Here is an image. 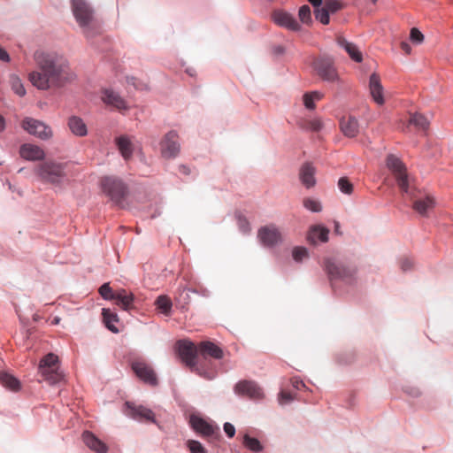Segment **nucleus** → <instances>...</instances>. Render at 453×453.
<instances>
[{
	"instance_id": "obj_58",
	"label": "nucleus",
	"mask_w": 453,
	"mask_h": 453,
	"mask_svg": "<svg viewBox=\"0 0 453 453\" xmlns=\"http://www.w3.org/2000/svg\"><path fill=\"white\" fill-rule=\"evenodd\" d=\"M180 173H184V174H187V175H188V174H189L190 170H189V168H188V166L186 167V166L182 165V166L180 167Z\"/></svg>"
},
{
	"instance_id": "obj_29",
	"label": "nucleus",
	"mask_w": 453,
	"mask_h": 453,
	"mask_svg": "<svg viewBox=\"0 0 453 453\" xmlns=\"http://www.w3.org/2000/svg\"><path fill=\"white\" fill-rule=\"evenodd\" d=\"M103 321L105 326L111 331L112 333H118L119 329L115 326V323L119 322L118 316L115 312L111 311L110 309L104 308L102 310Z\"/></svg>"
},
{
	"instance_id": "obj_17",
	"label": "nucleus",
	"mask_w": 453,
	"mask_h": 453,
	"mask_svg": "<svg viewBox=\"0 0 453 453\" xmlns=\"http://www.w3.org/2000/svg\"><path fill=\"white\" fill-rule=\"evenodd\" d=\"M19 156L25 160L37 161L42 160L45 157L44 150L32 143H24L19 148Z\"/></svg>"
},
{
	"instance_id": "obj_9",
	"label": "nucleus",
	"mask_w": 453,
	"mask_h": 453,
	"mask_svg": "<svg viewBox=\"0 0 453 453\" xmlns=\"http://www.w3.org/2000/svg\"><path fill=\"white\" fill-rule=\"evenodd\" d=\"M386 164L388 168L392 172L393 175L395 178L397 185L401 191L406 195H411L410 187L408 175L406 173V167L403 164V162L394 155H388L387 157Z\"/></svg>"
},
{
	"instance_id": "obj_35",
	"label": "nucleus",
	"mask_w": 453,
	"mask_h": 453,
	"mask_svg": "<svg viewBox=\"0 0 453 453\" xmlns=\"http://www.w3.org/2000/svg\"><path fill=\"white\" fill-rule=\"evenodd\" d=\"M10 84L12 89L19 96H23L26 95V89L21 82V80L16 74H12L10 76Z\"/></svg>"
},
{
	"instance_id": "obj_3",
	"label": "nucleus",
	"mask_w": 453,
	"mask_h": 453,
	"mask_svg": "<svg viewBox=\"0 0 453 453\" xmlns=\"http://www.w3.org/2000/svg\"><path fill=\"white\" fill-rule=\"evenodd\" d=\"M35 173L42 182L60 184L65 177V164L53 160L44 161L35 167Z\"/></svg>"
},
{
	"instance_id": "obj_26",
	"label": "nucleus",
	"mask_w": 453,
	"mask_h": 453,
	"mask_svg": "<svg viewBox=\"0 0 453 453\" xmlns=\"http://www.w3.org/2000/svg\"><path fill=\"white\" fill-rule=\"evenodd\" d=\"M116 146L125 160H128L134 151V144L127 135H121L115 139Z\"/></svg>"
},
{
	"instance_id": "obj_11",
	"label": "nucleus",
	"mask_w": 453,
	"mask_h": 453,
	"mask_svg": "<svg viewBox=\"0 0 453 453\" xmlns=\"http://www.w3.org/2000/svg\"><path fill=\"white\" fill-rule=\"evenodd\" d=\"M21 127L28 134L41 140H49L53 135L52 129L50 126L33 118H25L21 122Z\"/></svg>"
},
{
	"instance_id": "obj_34",
	"label": "nucleus",
	"mask_w": 453,
	"mask_h": 453,
	"mask_svg": "<svg viewBox=\"0 0 453 453\" xmlns=\"http://www.w3.org/2000/svg\"><path fill=\"white\" fill-rule=\"evenodd\" d=\"M323 97V94L319 91H312L305 93L303 95V104L309 110H314L316 108L315 101H319Z\"/></svg>"
},
{
	"instance_id": "obj_19",
	"label": "nucleus",
	"mask_w": 453,
	"mask_h": 453,
	"mask_svg": "<svg viewBox=\"0 0 453 453\" xmlns=\"http://www.w3.org/2000/svg\"><path fill=\"white\" fill-rule=\"evenodd\" d=\"M340 129L345 136L354 138L359 133L358 121L352 116L342 117L340 120Z\"/></svg>"
},
{
	"instance_id": "obj_56",
	"label": "nucleus",
	"mask_w": 453,
	"mask_h": 453,
	"mask_svg": "<svg viewBox=\"0 0 453 453\" xmlns=\"http://www.w3.org/2000/svg\"><path fill=\"white\" fill-rule=\"evenodd\" d=\"M400 47H401V50L406 54H410L411 51V48L410 44L406 42H402L400 44Z\"/></svg>"
},
{
	"instance_id": "obj_1",
	"label": "nucleus",
	"mask_w": 453,
	"mask_h": 453,
	"mask_svg": "<svg viewBox=\"0 0 453 453\" xmlns=\"http://www.w3.org/2000/svg\"><path fill=\"white\" fill-rule=\"evenodd\" d=\"M37 70L28 75L30 82L38 89L58 88L74 79L68 61L56 53L35 52Z\"/></svg>"
},
{
	"instance_id": "obj_52",
	"label": "nucleus",
	"mask_w": 453,
	"mask_h": 453,
	"mask_svg": "<svg viewBox=\"0 0 453 453\" xmlns=\"http://www.w3.org/2000/svg\"><path fill=\"white\" fill-rule=\"evenodd\" d=\"M224 431L229 437H234L235 434L234 426L227 422L224 424Z\"/></svg>"
},
{
	"instance_id": "obj_28",
	"label": "nucleus",
	"mask_w": 453,
	"mask_h": 453,
	"mask_svg": "<svg viewBox=\"0 0 453 453\" xmlns=\"http://www.w3.org/2000/svg\"><path fill=\"white\" fill-rule=\"evenodd\" d=\"M337 43L346 50L352 60L358 63L363 60L361 51L354 43L348 42L345 38L341 36L337 38Z\"/></svg>"
},
{
	"instance_id": "obj_50",
	"label": "nucleus",
	"mask_w": 453,
	"mask_h": 453,
	"mask_svg": "<svg viewBox=\"0 0 453 453\" xmlns=\"http://www.w3.org/2000/svg\"><path fill=\"white\" fill-rule=\"evenodd\" d=\"M400 267L403 272H406L412 268L413 262L411 259L408 257H403L399 261Z\"/></svg>"
},
{
	"instance_id": "obj_49",
	"label": "nucleus",
	"mask_w": 453,
	"mask_h": 453,
	"mask_svg": "<svg viewBox=\"0 0 453 453\" xmlns=\"http://www.w3.org/2000/svg\"><path fill=\"white\" fill-rule=\"evenodd\" d=\"M143 420L150 423H157L155 413L150 410L143 408Z\"/></svg>"
},
{
	"instance_id": "obj_61",
	"label": "nucleus",
	"mask_w": 453,
	"mask_h": 453,
	"mask_svg": "<svg viewBox=\"0 0 453 453\" xmlns=\"http://www.w3.org/2000/svg\"><path fill=\"white\" fill-rule=\"evenodd\" d=\"M334 226H335V232L339 233V227H340L339 222L335 221Z\"/></svg>"
},
{
	"instance_id": "obj_22",
	"label": "nucleus",
	"mask_w": 453,
	"mask_h": 453,
	"mask_svg": "<svg viewBox=\"0 0 453 453\" xmlns=\"http://www.w3.org/2000/svg\"><path fill=\"white\" fill-rule=\"evenodd\" d=\"M82 439L84 443L91 449L96 453H106L108 450V447L104 442L99 440L89 431H86L82 434Z\"/></svg>"
},
{
	"instance_id": "obj_57",
	"label": "nucleus",
	"mask_w": 453,
	"mask_h": 453,
	"mask_svg": "<svg viewBox=\"0 0 453 453\" xmlns=\"http://www.w3.org/2000/svg\"><path fill=\"white\" fill-rule=\"evenodd\" d=\"M315 8L319 7L324 4V0H308Z\"/></svg>"
},
{
	"instance_id": "obj_5",
	"label": "nucleus",
	"mask_w": 453,
	"mask_h": 453,
	"mask_svg": "<svg viewBox=\"0 0 453 453\" xmlns=\"http://www.w3.org/2000/svg\"><path fill=\"white\" fill-rule=\"evenodd\" d=\"M103 298L114 301L115 304L125 311L134 308V295L127 289L113 290L109 283H104L99 288Z\"/></svg>"
},
{
	"instance_id": "obj_25",
	"label": "nucleus",
	"mask_w": 453,
	"mask_h": 453,
	"mask_svg": "<svg viewBox=\"0 0 453 453\" xmlns=\"http://www.w3.org/2000/svg\"><path fill=\"white\" fill-rule=\"evenodd\" d=\"M67 126L70 131L76 136L84 137L88 134L87 125L78 116H71L67 120Z\"/></svg>"
},
{
	"instance_id": "obj_8",
	"label": "nucleus",
	"mask_w": 453,
	"mask_h": 453,
	"mask_svg": "<svg viewBox=\"0 0 453 453\" xmlns=\"http://www.w3.org/2000/svg\"><path fill=\"white\" fill-rule=\"evenodd\" d=\"M103 192L117 205L123 206V201L127 194V188L119 179L104 177L101 180Z\"/></svg>"
},
{
	"instance_id": "obj_7",
	"label": "nucleus",
	"mask_w": 453,
	"mask_h": 453,
	"mask_svg": "<svg viewBox=\"0 0 453 453\" xmlns=\"http://www.w3.org/2000/svg\"><path fill=\"white\" fill-rule=\"evenodd\" d=\"M311 66L316 75L323 81L328 82L339 81V74L332 58L327 56H319L313 59Z\"/></svg>"
},
{
	"instance_id": "obj_4",
	"label": "nucleus",
	"mask_w": 453,
	"mask_h": 453,
	"mask_svg": "<svg viewBox=\"0 0 453 453\" xmlns=\"http://www.w3.org/2000/svg\"><path fill=\"white\" fill-rule=\"evenodd\" d=\"M39 372L43 380L51 385L58 384L64 380V374L59 370L58 357L53 353H49L42 358Z\"/></svg>"
},
{
	"instance_id": "obj_15",
	"label": "nucleus",
	"mask_w": 453,
	"mask_h": 453,
	"mask_svg": "<svg viewBox=\"0 0 453 453\" xmlns=\"http://www.w3.org/2000/svg\"><path fill=\"white\" fill-rule=\"evenodd\" d=\"M257 236L262 244L267 247H273L281 242V234L274 225L261 227Z\"/></svg>"
},
{
	"instance_id": "obj_59",
	"label": "nucleus",
	"mask_w": 453,
	"mask_h": 453,
	"mask_svg": "<svg viewBox=\"0 0 453 453\" xmlns=\"http://www.w3.org/2000/svg\"><path fill=\"white\" fill-rule=\"evenodd\" d=\"M60 320L61 319L59 317H55L51 321V325H58Z\"/></svg>"
},
{
	"instance_id": "obj_60",
	"label": "nucleus",
	"mask_w": 453,
	"mask_h": 453,
	"mask_svg": "<svg viewBox=\"0 0 453 453\" xmlns=\"http://www.w3.org/2000/svg\"><path fill=\"white\" fill-rule=\"evenodd\" d=\"M4 128V118L0 115V131Z\"/></svg>"
},
{
	"instance_id": "obj_21",
	"label": "nucleus",
	"mask_w": 453,
	"mask_h": 453,
	"mask_svg": "<svg viewBox=\"0 0 453 453\" xmlns=\"http://www.w3.org/2000/svg\"><path fill=\"white\" fill-rule=\"evenodd\" d=\"M435 205L434 198L431 196H426L422 198H417L413 201V210L421 216H427L429 211L434 209Z\"/></svg>"
},
{
	"instance_id": "obj_10",
	"label": "nucleus",
	"mask_w": 453,
	"mask_h": 453,
	"mask_svg": "<svg viewBox=\"0 0 453 453\" xmlns=\"http://www.w3.org/2000/svg\"><path fill=\"white\" fill-rule=\"evenodd\" d=\"M72 11L76 21L88 35V27L93 21V10L85 0H71Z\"/></svg>"
},
{
	"instance_id": "obj_42",
	"label": "nucleus",
	"mask_w": 453,
	"mask_h": 453,
	"mask_svg": "<svg viewBox=\"0 0 453 453\" xmlns=\"http://www.w3.org/2000/svg\"><path fill=\"white\" fill-rule=\"evenodd\" d=\"M187 445L190 453H207L205 448L198 441L189 440Z\"/></svg>"
},
{
	"instance_id": "obj_13",
	"label": "nucleus",
	"mask_w": 453,
	"mask_h": 453,
	"mask_svg": "<svg viewBox=\"0 0 453 453\" xmlns=\"http://www.w3.org/2000/svg\"><path fill=\"white\" fill-rule=\"evenodd\" d=\"M234 392L242 396H247L252 400L264 398L263 389L253 380H241L234 386Z\"/></svg>"
},
{
	"instance_id": "obj_14",
	"label": "nucleus",
	"mask_w": 453,
	"mask_h": 453,
	"mask_svg": "<svg viewBox=\"0 0 453 453\" xmlns=\"http://www.w3.org/2000/svg\"><path fill=\"white\" fill-rule=\"evenodd\" d=\"M190 425L196 433L207 438H216L219 430L218 426L195 415L190 417Z\"/></svg>"
},
{
	"instance_id": "obj_40",
	"label": "nucleus",
	"mask_w": 453,
	"mask_h": 453,
	"mask_svg": "<svg viewBox=\"0 0 453 453\" xmlns=\"http://www.w3.org/2000/svg\"><path fill=\"white\" fill-rule=\"evenodd\" d=\"M302 127L311 131L319 132L322 129L323 123L320 119H313L305 120Z\"/></svg>"
},
{
	"instance_id": "obj_39",
	"label": "nucleus",
	"mask_w": 453,
	"mask_h": 453,
	"mask_svg": "<svg viewBox=\"0 0 453 453\" xmlns=\"http://www.w3.org/2000/svg\"><path fill=\"white\" fill-rule=\"evenodd\" d=\"M189 289L183 288L179 290L176 296V302L180 305L181 309H186L190 301Z\"/></svg>"
},
{
	"instance_id": "obj_30",
	"label": "nucleus",
	"mask_w": 453,
	"mask_h": 453,
	"mask_svg": "<svg viewBox=\"0 0 453 453\" xmlns=\"http://www.w3.org/2000/svg\"><path fill=\"white\" fill-rule=\"evenodd\" d=\"M0 383L6 388L18 391L20 388L19 380L7 372H0Z\"/></svg>"
},
{
	"instance_id": "obj_44",
	"label": "nucleus",
	"mask_w": 453,
	"mask_h": 453,
	"mask_svg": "<svg viewBox=\"0 0 453 453\" xmlns=\"http://www.w3.org/2000/svg\"><path fill=\"white\" fill-rule=\"evenodd\" d=\"M323 7L326 9L329 13H334L342 9V5L336 0H324Z\"/></svg>"
},
{
	"instance_id": "obj_62",
	"label": "nucleus",
	"mask_w": 453,
	"mask_h": 453,
	"mask_svg": "<svg viewBox=\"0 0 453 453\" xmlns=\"http://www.w3.org/2000/svg\"><path fill=\"white\" fill-rule=\"evenodd\" d=\"M377 0H372V3H376Z\"/></svg>"
},
{
	"instance_id": "obj_38",
	"label": "nucleus",
	"mask_w": 453,
	"mask_h": 453,
	"mask_svg": "<svg viewBox=\"0 0 453 453\" xmlns=\"http://www.w3.org/2000/svg\"><path fill=\"white\" fill-rule=\"evenodd\" d=\"M243 444L245 447L255 452H258L263 449L260 441L257 439L252 438L248 434L244 435L243 437Z\"/></svg>"
},
{
	"instance_id": "obj_51",
	"label": "nucleus",
	"mask_w": 453,
	"mask_h": 453,
	"mask_svg": "<svg viewBox=\"0 0 453 453\" xmlns=\"http://www.w3.org/2000/svg\"><path fill=\"white\" fill-rule=\"evenodd\" d=\"M132 370L135 373V375L141 379L142 378V364L138 361L133 362L131 365Z\"/></svg>"
},
{
	"instance_id": "obj_47",
	"label": "nucleus",
	"mask_w": 453,
	"mask_h": 453,
	"mask_svg": "<svg viewBox=\"0 0 453 453\" xmlns=\"http://www.w3.org/2000/svg\"><path fill=\"white\" fill-rule=\"evenodd\" d=\"M410 38L415 43H421L424 40V35L418 28L412 27L411 29Z\"/></svg>"
},
{
	"instance_id": "obj_45",
	"label": "nucleus",
	"mask_w": 453,
	"mask_h": 453,
	"mask_svg": "<svg viewBox=\"0 0 453 453\" xmlns=\"http://www.w3.org/2000/svg\"><path fill=\"white\" fill-rule=\"evenodd\" d=\"M299 19L303 23L308 24L311 21V9L308 5H303L299 9Z\"/></svg>"
},
{
	"instance_id": "obj_48",
	"label": "nucleus",
	"mask_w": 453,
	"mask_h": 453,
	"mask_svg": "<svg viewBox=\"0 0 453 453\" xmlns=\"http://www.w3.org/2000/svg\"><path fill=\"white\" fill-rule=\"evenodd\" d=\"M295 397H296V395H293L290 392L282 390L279 394V403L280 404H285V403L291 402Z\"/></svg>"
},
{
	"instance_id": "obj_53",
	"label": "nucleus",
	"mask_w": 453,
	"mask_h": 453,
	"mask_svg": "<svg viewBox=\"0 0 453 453\" xmlns=\"http://www.w3.org/2000/svg\"><path fill=\"white\" fill-rule=\"evenodd\" d=\"M291 384L295 388H296L298 390H300L303 388H305V384L301 380H299L297 378L291 379Z\"/></svg>"
},
{
	"instance_id": "obj_24",
	"label": "nucleus",
	"mask_w": 453,
	"mask_h": 453,
	"mask_svg": "<svg viewBox=\"0 0 453 453\" xmlns=\"http://www.w3.org/2000/svg\"><path fill=\"white\" fill-rule=\"evenodd\" d=\"M199 354L203 357H211L220 359L223 357L222 349L211 342H202L199 344Z\"/></svg>"
},
{
	"instance_id": "obj_18",
	"label": "nucleus",
	"mask_w": 453,
	"mask_h": 453,
	"mask_svg": "<svg viewBox=\"0 0 453 453\" xmlns=\"http://www.w3.org/2000/svg\"><path fill=\"white\" fill-rule=\"evenodd\" d=\"M369 90L373 101L379 105L384 104L383 87L379 74L373 73L369 79Z\"/></svg>"
},
{
	"instance_id": "obj_20",
	"label": "nucleus",
	"mask_w": 453,
	"mask_h": 453,
	"mask_svg": "<svg viewBox=\"0 0 453 453\" xmlns=\"http://www.w3.org/2000/svg\"><path fill=\"white\" fill-rule=\"evenodd\" d=\"M316 169L312 165V164L307 162L304 163L299 171V179L302 184L307 188H311L315 186L316 179H315Z\"/></svg>"
},
{
	"instance_id": "obj_37",
	"label": "nucleus",
	"mask_w": 453,
	"mask_h": 453,
	"mask_svg": "<svg viewBox=\"0 0 453 453\" xmlns=\"http://www.w3.org/2000/svg\"><path fill=\"white\" fill-rule=\"evenodd\" d=\"M303 205L305 209L312 212H319L322 211V205L320 202L311 197H305L303 200Z\"/></svg>"
},
{
	"instance_id": "obj_23",
	"label": "nucleus",
	"mask_w": 453,
	"mask_h": 453,
	"mask_svg": "<svg viewBox=\"0 0 453 453\" xmlns=\"http://www.w3.org/2000/svg\"><path fill=\"white\" fill-rule=\"evenodd\" d=\"M102 100L107 105H111L118 110L127 109V104L123 98L111 89H104L103 91Z\"/></svg>"
},
{
	"instance_id": "obj_27",
	"label": "nucleus",
	"mask_w": 453,
	"mask_h": 453,
	"mask_svg": "<svg viewBox=\"0 0 453 453\" xmlns=\"http://www.w3.org/2000/svg\"><path fill=\"white\" fill-rule=\"evenodd\" d=\"M329 230L322 226H313L310 228L308 233V241L311 243L316 244L319 241L326 242L328 240Z\"/></svg>"
},
{
	"instance_id": "obj_55",
	"label": "nucleus",
	"mask_w": 453,
	"mask_h": 453,
	"mask_svg": "<svg viewBox=\"0 0 453 453\" xmlns=\"http://www.w3.org/2000/svg\"><path fill=\"white\" fill-rule=\"evenodd\" d=\"M240 227L244 233H248L250 231L249 222L245 219H240Z\"/></svg>"
},
{
	"instance_id": "obj_33",
	"label": "nucleus",
	"mask_w": 453,
	"mask_h": 453,
	"mask_svg": "<svg viewBox=\"0 0 453 453\" xmlns=\"http://www.w3.org/2000/svg\"><path fill=\"white\" fill-rule=\"evenodd\" d=\"M143 383L151 387L158 385V378L156 372L147 365L143 364Z\"/></svg>"
},
{
	"instance_id": "obj_2",
	"label": "nucleus",
	"mask_w": 453,
	"mask_h": 453,
	"mask_svg": "<svg viewBox=\"0 0 453 453\" xmlns=\"http://www.w3.org/2000/svg\"><path fill=\"white\" fill-rule=\"evenodd\" d=\"M176 348L180 359L192 372H196L206 379L214 377L213 372H205L199 365V345L196 346L190 341L181 340L176 343Z\"/></svg>"
},
{
	"instance_id": "obj_6",
	"label": "nucleus",
	"mask_w": 453,
	"mask_h": 453,
	"mask_svg": "<svg viewBox=\"0 0 453 453\" xmlns=\"http://www.w3.org/2000/svg\"><path fill=\"white\" fill-rule=\"evenodd\" d=\"M324 267L331 280H341L343 281H350L357 273L355 266L347 265L334 258H326Z\"/></svg>"
},
{
	"instance_id": "obj_32",
	"label": "nucleus",
	"mask_w": 453,
	"mask_h": 453,
	"mask_svg": "<svg viewBox=\"0 0 453 453\" xmlns=\"http://www.w3.org/2000/svg\"><path fill=\"white\" fill-rule=\"evenodd\" d=\"M409 124L413 125L418 130L426 131L429 127L427 119L419 113H413L410 115Z\"/></svg>"
},
{
	"instance_id": "obj_36",
	"label": "nucleus",
	"mask_w": 453,
	"mask_h": 453,
	"mask_svg": "<svg viewBox=\"0 0 453 453\" xmlns=\"http://www.w3.org/2000/svg\"><path fill=\"white\" fill-rule=\"evenodd\" d=\"M156 305L158 310L161 311L162 313L167 315L169 314L172 308V302L170 298L165 296H161L157 297L156 300Z\"/></svg>"
},
{
	"instance_id": "obj_31",
	"label": "nucleus",
	"mask_w": 453,
	"mask_h": 453,
	"mask_svg": "<svg viewBox=\"0 0 453 453\" xmlns=\"http://www.w3.org/2000/svg\"><path fill=\"white\" fill-rule=\"evenodd\" d=\"M123 411L127 416L134 419H142V407L140 405H135L130 401H127L125 403Z\"/></svg>"
},
{
	"instance_id": "obj_43",
	"label": "nucleus",
	"mask_w": 453,
	"mask_h": 453,
	"mask_svg": "<svg viewBox=\"0 0 453 453\" xmlns=\"http://www.w3.org/2000/svg\"><path fill=\"white\" fill-rule=\"evenodd\" d=\"M338 187L342 193L351 194L353 191V185L346 177L340 178L338 181Z\"/></svg>"
},
{
	"instance_id": "obj_41",
	"label": "nucleus",
	"mask_w": 453,
	"mask_h": 453,
	"mask_svg": "<svg viewBox=\"0 0 453 453\" xmlns=\"http://www.w3.org/2000/svg\"><path fill=\"white\" fill-rule=\"evenodd\" d=\"M314 14H315V18L318 20H319L322 24L327 25L329 23V20H330L329 12L324 7L316 8Z\"/></svg>"
},
{
	"instance_id": "obj_16",
	"label": "nucleus",
	"mask_w": 453,
	"mask_h": 453,
	"mask_svg": "<svg viewBox=\"0 0 453 453\" xmlns=\"http://www.w3.org/2000/svg\"><path fill=\"white\" fill-rule=\"evenodd\" d=\"M273 20L279 26L286 27L292 31H297L300 29V25L295 19V18L281 10L274 11L272 14Z\"/></svg>"
},
{
	"instance_id": "obj_46",
	"label": "nucleus",
	"mask_w": 453,
	"mask_h": 453,
	"mask_svg": "<svg viewBox=\"0 0 453 453\" xmlns=\"http://www.w3.org/2000/svg\"><path fill=\"white\" fill-rule=\"evenodd\" d=\"M308 257V251L303 247H296L293 250V257L296 261L300 262Z\"/></svg>"
},
{
	"instance_id": "obj_54",
	"label": "nucleus",
	"mask_w": 453,
	"mask_h": 453,
	"mask_svg": "<svg viewBox=\"0 0 453 453\" xmlns=\"http://www.w3.org/2000/svg\"><path fill=\"white\" fill-rule=\"evenodd\" d=\"M0 60L4 62L10 61V56L7 51L0 46Z\"/></svg>"
},
{
	"instance_id": "obj_12",
	"label": "nucleus",
	"mask_w": 453,
	"mask_h": 453,
	"mask_svg": "<svg viewBox=\"0 0 453 453\" xmlns=\"http://www.w3.org/2000/svg\"><path fill=\"white\" fill-rule=\"evenodd\" d=\"M179 134L175 131H169L160 142L161 156L166 159L175 158L180 151Z\"/></svg>"
}]
</instances>
